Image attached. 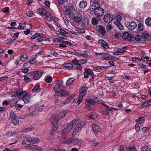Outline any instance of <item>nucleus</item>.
<instances>
[{
	"mask_svg": "<svg viewBox=\"0 0 151 151\" xmlns=\"http://www.w3.org/2000/svg\"><path fill=\"white\" fill-rule=\"evenodd\" d=\"M18 92L19 93V98L21 99L25 104H27L30 102L31 99L30 94L27 93L26 91H23L22 88L19 90Z\"/></svg>",
	"mask_w": 151,
	"mask_h": 151,
	"instance_id": "obj_1",
	"label": "nucleus"
},
{
	"mask_svg": "<svg viewBox=\"0 0 151 151\" xmlns=\"http://www.w3.org/2000/svg\"><path fill=\"white\" fill-rule=\"evenodd\" d=\"M43 72L42 70L31 72L27 74L28 76L33 75V78L35 80H38L42 76Z\"/></svg>",
	"mask_w": 151,
	"mask_h": 151,
	"instance_id": "obj_2",
	"label": "nucleus"
},
{
	"mask_svg": "<svg viewBox=\"0 0 151 151\" xmlns=\"http://www.w3.org/2000/svg\"><path fill=\"white\" fill-rule=\"evenodd\" d=\"M86 124V122L85 121H81L79 122L76 126L73 132L72 133V136H75L77 133L81 130L82 128Z\"/></svg>",
	"mask_w": 151,
	"mask_h": 151,
	"instance_id": "obj_3",
	"label": "nucleus"
},
{
	"mask_svg": "<svg viewBox=\"0 0 151 151\" xmlns=\"http://www.w3.org/2000/svg\"><path fill=\"white\" fill-rule=\"evenodd\" d=\"M101 99L96 97H93L92 98H90L86 99L85 104H86L93 105L95 103L97 102L100 104V101Z\"/></svg>",
	"mask_w": 151,
	"mask_h": 151,
	"instance_id": "obj_4",
	"label": "nucleus"
},
{
	"mask_svg": "<svg viewBox=\"0 0 151 151\" xmlns=\"http://www.w3.org/2000/svg\"><path fill=\"white\" fill-rule=\"evenodd\" d=\"M82 19V15L79 13L73 14L71 17V19L73 21V22L76 24L80 23Z\"/></svg>",
	"mask_w": 151,
	"mask_h": 151,
	"instance_id": "obj_5",
	"label": "nucleus"
},
{
	"mask_svg": "<svg viewBox=\"0 0 151 151\" xmlns=\"http://www.w3.org/2000/svg\"><path fill=\"white\" fill-rule=\"evenodd\" d=\"M90 3V9L91 11L94 10L100 6L98 0H91Z\"/></svg>",
	"mask_w": 151,
	"mask_h": 151,
	"instance_id": "obj_6",
	"label": "nucleus"
},
{
	"mask_svg": "<svg viewBox=\"0 0 151 151\" xmlns=\"http://www.w3.org/2000/svg\"><path fill=\"white\" fill-rule=\"evenodd\" d=\"M84 74L85 78H88L90 76H91L92 79H93L95 77V76L93 71L89 69H85Z\"/></svg>",
	"mask_w": 151,
	"mask_h": 151,
	"instance_id": "obj_7",
	"label": "nucleus"
},
{
	"mask_svg": "<svg viewBox=\"0 0 151 151\" xmlns=\"http://www.w3.org/2000/svg\"><path fill=\"white\" fill-rule=\"evenodd\" d=\"M75 11V8L73 6H69L65 8V13L66 15L70 16L74 13Z\"/></svg>",
	"mask_w": 151,
	"mask_h": 151,
	"instance_id": "obj_8",
	"label": "nucleus"
},
{
	"mask_svg": "<svg viewBox=\"0 0 151 151\" xmlns=\"http://www.w3.org/2000/svg\"><path fill=\"white\" fill-rule=\"evenodd\" d=\"M113 18V15L111 14H107L104 15L103 19L105 23H109L112 21Z\"/></svg>",
	"mask_w": 151,
	"mask_h": 151,
	"instance_id": "obj_9",
	"label": "nucleus"
},
{
	"mask_svg": "<svg viewBox=\"0 0 151 151\" xmlns=\"http://www.w3.org/2000/svg\"><path fill=\"white\" fill-rule=\"evenodd\" d=\"M93 11H94L95 14L98 17L102 16L104 14V9L100 7L96 9Z\"/></svg>",
	"mask_w": 151,
	"mask_h": 151,
	"instance_id": "obj_10",
	"label": "nucleus"
},
{
	"mask_svg": "<svg viewBox=\"0 0 151 151\" xmlns=\"http://www.w3.org/2000/svg\"><path fill=\"white\" fill-rule=\"evenodd\" d=\"M96 28L98 31L102 35H104L106 33V31L105 27L101 25H97Z\"/></svg>",
	"mask_w": 151,
	"mask_h": 151,
	"instance_id": "obj_11",
	"label": "nucleus"
},
{
	"mask_svg": "<svg viewBox=\"0 0 151 151\" xmlns=\"http://www.w3.org/2000/svg\"><path fill=\"white\" fill-rule=\"evenodd\" d=\"M39 141V139L36 137H32L28 138V142L29 143L37 144Z\"/></svg>",
	"mask_w": 151,
	"mask_h": 151,
	"instance_id": "obj_12",
	"label": "nucleus"
},
{
	"mask_svg": "<svg viewBox=\"0 0 151 151\" xmlns=\"http://www.w3.org/2000/svg\"><path fill=\"white\" fill-rule=\"evenodd\" d=\"M142 35V38L145 42H149L151 40V36L148 33L144 32Z\"/></svg>",
	"mask_w": 151,
	"mask_h": 151,
	"instance_id": "obj_13",
	"label": "nucleus"
},
{
	"mask_svg": "<svg viewBox=\"0 0 151 151\" xmlns=\"http://www.w3.org/2000/svg\"><path fill=\"white\" fill-rule=\"evenodd\" d=\"M122 38L123 39L128 41H132V37L131 35L128 32H124L122 35Z\"/></svg>",
	"mask_w": 151,
	"mask_h": 151,
	"instance_id": "obj_14",
	"label": "nucleus"
},
{
	"mask_svg": "<svg viewBox=\"0 0 151 151\" xmlns=\"http://www.w3.org/2000/svg\"><path fill=\"white\" fill-rule=\"evenodd\" d=\"M91 127L94 133H96L100 132L101 129L96 124L94 123L92 124Z\"/></svg>",
	"mask_w": 151,
	"mask_h": 151,
	"instance_id": "obj_15",
	"label": "nucleus"
},
{
	"mask_svg": "<svg viewBox=\"0 0 151 151\" xmlns=\"http://www.w3.org/2000/svg\"><path fill=\"white\" fill-rule=\"evenodd\" d=\"M66 88L65 86H53V89L56 92H58L60 91L61 90H65Z\"/></svg>",
	"mask_w": 151,
	"mask_h": 151,
	"instance_id": "obj_16",
	"label": "nucleus"
},
{
	"mask_svg": "<svg viewBox=\"0 0 151 151\" xmlns=\"http://www.w3.org/2000/svg\"><path fill=\"white\" fill-rule=\"evenodd\" d=\"M70 142L74 144H79L83 142V140L78 138L70 139Z\"/></svg>",
	"mask_w": 151,
	"mask_h": 151,
	"instance_id": "obj_17",
	"label": "nucleus"
},
{
	"mask_svg": "<svg viewBox=\"0 0 151 151\" xmlns=\"http://www.w3.org/2000/svg\"><path fill=\"white\" fill-rule=\"evenodd\" d=\"M79 60H78L76 58H75L72 61V63L76 66L77 69L80 70L82 69V67L80 65Z\"/></svg>",
	"mask_w": 151,
	"mask_h": 151,
	"instance_id": "obj_18",
	"label": "nucleus"
},
{
	"mask_svg": "<svg viewBox=\"0 0 151 151\" xmlns=\"http://www.w3.org/2000/svg\"><path fill=\"white\" fill-rule=\"evenodd\" d=\"M71 129L67 125L64 130L61 133L63 136H64L69 133Z\"/></svg>",
	"mask_w": 151,
	"mask_h": 151,
	"instance_id": "obj_19",
	"label": "nucleus"
},
{
	"mask_svg": "<svg viewBox=\"0 0 151 151\" xmlns=\"http://www.w3.org/2000/svg\"><path fill=\"white\" fill-rule=\"evenodd\" d=\"M87 88L85 86L82 87L79 91L80 95L84 96L87 93Z\"/></svg>",
	"mask_w": 151,
	"mask_h": 151,
	"instance_id": "obj_20",
	"label": "nucleus"
},
{
	"mask_svg": "<svg viewBox=\"0 0 151 151\" xmlns=\"http://www.w3.org/2000/svg\"><path fill=\"white\" fill-rule=\"evenodd\" d=\"M93 68L96 70H99L100 71H103L104 70H106L110 68V66L106 67L104 66H97L94 67Z\"/></svg>",
	"mask_w": 151,
	"mask_h": 151,
	"instance_id": "obj_21",
	"label": "nucleus"
},
{
	"mask_svg": "<svg viewBox=\"0 0 151 151\" xmlns=\"http://www.w3.org/2000/svg\"><path fill=\"white\" fill-rule=\"evenodd\" d=\"M98 41L101 44V46L103 48L107 49L109 47L108 44L103 40H100Z\"/></svg>",
	"mask_w": 151,
	"mask_h": 151,
	"instance_id": "obj_22",
	"label": "nucleus"
},
{
	"mask_svg": "<svg viewBox=\"0 0 151 151\" xmlns=\"http://www.w3.org/2000/svg\"><path fill=\"white\" fill-rule=\"evenodd\" d=\"M135 121L137 124L142 126L144 123L145 119L143 117H139L135 120Z\"/></svg>",
	"mask_w": 151,
	"mask_h": 151,
	"instance_id": "obj_23",
	"label": "nucleus"
},
{
	"mask_svg": "<svg viewBox=\"0 0 151 151\" xmlns=\"http://www.w3.org/2000/svg\"><path fill=\"white\" fill-rule=\"evenodd\" d=\"M51 122L52 125L58 124V120L56 117V116L55 115L53 114L51 118Z\"/></svg>",
	"mask_w": 151,
	"mask_h": 151,
	"instance_id": "obj_24",
	"label": "nucleus"
},
{
	"mask_svg": "<svg viewBox=\"0 0 151 151\" xmlns=\"http://www.w3.org/2000/svg\"><path fill=\"white\" fill-rule=\"evenodd\" d=\"M133 36L134 37L136 41H140L141 39V36L140 35L136 32L133 33Z\"/></svg>",
	"mask_w": 151,
	"mask_h": 151,
	"instance_id": "obj_25",
	"label": "nucleus"
},
{
	"mask_svg": "<svg viewBox=\"0 0 151 151\" xmlns=\"http://www.w3.org/2000/svg\"><path fill=\"white\" fill-rule=\"evenodd\" d=\"M100 101V104H101V105L103 106L104 107H105L106 108V110L107 111H112L113 112V111H112L111 108H110L106 104L104 101L102 100Z\"/></svg>",
	"mask_w": 151,
	"mask_h": 151,
	"instance_id": "obj_26",
	"label": "nucleus"
},
{
	"mask_svg": "<svg viewBox=\"0 0 151 151\" xmlns=\"http://www.w3.org/2000/svg\"><path fill=\"white\" fill-rule=\"evenodd\" d=\"M55 41L57 42H58L60 43H65L67 45H69L70 46H71L72 44L70 43V42L68 41H65L63 40H62L61 39H59V38H55Z\"/></svg>",
	"mask_w": 151,
	"mask_h": 151,
	"instance_id": "obj_27",
	"label": "nucleus"
},
{
	"mask_svg": "<svg viewBox=\"0 0 151 151\" xmlns=\"http://www.w3.org/2000/svg\"><path fill=\"white\" fill-rule=\"evenodd\" d=\"M46 10L45 9L42 8H39L37 10V13L42 15H44L46 13Z\"/></svg>",
	"mask_w": 151,
	"mask_h": 151,
	"instance_id": "obj_28",
	"label": "nucleus"
},
{
	"mask_svg": "<svg viewBox=\"0 0 151 151\" xmlns=\"http://www.w3.org/2000/svg\"><path fill=\"white\" fill-rule=\"evenodd\" d=\"M77 123V121L75 119H74L70 122L67 125L70 127V129H72L75 126Z\"/></svg>",
	"mask_w": 151,
	"mask_h": 151,
	"instance_id": "obj_29",
	"label": "nucleus"
},
{
	"mask_svg": "<svg viewBox=\"0 0 151 151\" xmlns=\"http://www.w3.org/2000/svg\"><path fill=\"white\" fill-rule=\"evenodd\" d=\"M52 125V128L51 132H50V134L52 135H53V134L56 132L58 127V124H53Z\"/></svg>",
	"mask_w": 151,
	"mask_h": 151,
	"instance_id": "obj_30",
	"label": "nucleus"
},
{
	"mask_svg": "<svg viewBox=\"0 0 151 151\" xmlns=\"http://www.w3.org/2000/svg\"><path fill=\"white\" fill-rule=\"evenodd\" d=\"M88 24V20L87 19H85L82 21L81 25L82 27H85Z\"/></svg>",
	"mask_w": 151,
	"mask_h": 151,
	"instance_id": "obj_31",
	"label": "nucleus"
},
{
	"mask_svg": "<svg viewBox=\"0 0 151 151\" xmlns=\"http://www.w3.org/2000/svg\"><path fill=\"white\" fill-rule=\"evenodd\" d=\"M64 66L66 69L69 70L72 69L73 67V64L70 63H68L65 64Z\"/></svg>",
	"mask_w": 151,
	"mask_h": 151,
	"instance_id": "obj_32",
	"label": "nucleus"
},
{
	"mask_svg": "<svg viewBox=\"0 0 151 151\" xmlns=\"http://www.w3.org/2000/svg\"><path fill=\"white\" fill-rule=\"evenodd\" d=\"M87 2L85 1H82L79 3V7L82 8H84L87 6Z\"/></svg>",
	"mask_w": 151,
	"mask_h": 151,
	"instance_id": "obj_33",
	"label": "nucleus"
},
{
	"mask_svg": "<svg viewBox=\"0 0 151 151\" xmlns=\"http://www.w3.org/2000/svg\"><path fill=\"white\" fill-rule=\"evenodd\" d=\"M144 29V25L141 23H139L138 25V27L137 30L138 31H142Z\"/></svg>",
	"mask_w": 151,
	"mask_h": 151,
	"instance_id": "obj_34",
	"label": "nucleus"
},
{
	"mask_svg": "<svg viewBox=\"0 0 151 151\" xmlns=\"http://www.w3.org/2000/svg\"><path fill=\"white\" fill-rule=\"evenodd\" d=\"M66 113V111H63L60 112L58 115V119H61L64 117Z\"/></svg>",
	"mask_w": 151,
	"mask_h": 151,
	"instance_id": "obj_35",
	"label": "nucleus"
},
{
	"mask_svg": "<svg viewBox=\"0 0 151 151\" xmlns=\"http://www.w3.org/2000/svg\"><path fill=\"white\" fill-rule=\"evenodd\" d=\"M75 79L73 78H69L66 82L67 86H69L73 83Z\"/></svg>",
	"mask_w": 151,
	"mask_h": 151,
	"instance_id": "obj_36",
	"label": "nucleus"
},
{
	"mask_svg": "<svg viewBox=\"0 0 151 151\" xmlns=\"http://www.w3.org/2000/svg\"><path fill=\"white\" fill-rule=\"evenodd\" d=\"M65 90H61L60 91V93L59 94V95L61 97H63L69 95V92L66 91Z\"/></svg>",
	"mask_w": 151,
	"mask_h": 151,
	"instance_id": "obj_37",
	"label": "nucleus"
},
{
	"mask_svg": "<svg viewBox=\"0 0 151 151\" xmlns=\"http://www.w3.org/2000/svg\"><path fill=\"white\" fill-rule=\"evenodd\" d=\"M121 17L119 15H118L115 16L114 17V23L115 24H116V22H120L121 20Z\"/></svg>",
	"mask_w": 151,
	"mask_h": 151,
	"instance_id": "obj_38",
	"label": "nucleus"
},
{
	"mask_svg": "<svg viewBox=\"0 0 151 151\" xmlns=\"http://www.w3.org/2000/svg\"><path fill=\"white\" fill-rule=\"evenodd\" d=\"M45 80L47 83L51 82L52 80V77L50 76H46L44 78Z\"/></svg>",
	"mask_w": 151,
	"mask_h": 151,
	"instance_id": "obj_39",
	"label": "nucleus"
},
{
	"mask_svg": "<svg viewBox=\"0 0 151 151\" xmlns=\"http://www.w3.org/2000/svg\"><path fill=\"white\" fill-rule=\"evenodd\" d=\"M27 55L25 54H24L21 56L20 60L22 62H24L27 59Z\"/></svg>",
	"mask_w": 151,
	"mask_h": 151,
	"instance_id": "obj_40",
	"label": "nucleus"
},
{
	"mask_svg": "<svg viewBox=\"0 0 151 151\" xmlns=\"http://www.w3.org/2000/svg\"><path fill=\"white\" fill-rule=\"evenodd\" d=\"M36 147V145H29L27 146V148L29 150H31L32 151H35V148Z\"/></svg>",
	"mask_w": 151,
	"mask_h": 151,
	"instance_id": "obj_41",
	"label": "nucleus"
},
{
	"mask_svg": "<svg viewBox=\"0 0 151 151\" xmlns=\"http://www.w3.org/2000/svg\"><path fill=\"white\" fill-rule=\"evenodd\" d=\"M17 117V116L14 112L11 111L10 112L9 119L11 121L14 119L15 118Z\"/></svg>",
	"mask_w": 151,
	"mask_h": 151,
	"instance_id": "obj_42",
	"label": "nucleus"
},
{
	"mask_svg": "<svg viewBox=\"0 0 151 151\" xmlns=\"http://www.w3.org/2000/svg\"><path fill=\"white\" fill-rule=\"evenodd\" d=\"M146 24L148 26H151V18L150 17H147L145 20Z\"/></svg>",
	"mask_w": 151,
	"mask_h": 151,
	"instance_id": "obj_43",
	"label": "nucleus"
},
{
	"mask_svg": "<svg viewBox=\"0 0 151 151\" xmlns=\"http://www.w3.org/2000/svg\"><path fill=\"white\" fill-rule=\"evenodd\" d=\"M17 102V99L16 98L13 99L10 101V105L12 106H13L16 104Z\"/></svg>",
	"mask_w": 151,
	"mask_h": 151,
	"instance_id": "obj_44",
	"label": "nucleus"
},
{
	"mask_svg": "<svg viewBox=\"0 0 151 151\" xmlns=\"http://www.w3.org/2000/svg\"><path fill=\"white\" fill-rule=\"evenodd\" d=\"M42 34L40 33H35L33 36L31 37L30 39L32 40L37 38L40 37H42Z\"/></svg>",
	"mask_w": 151,
	"mask_h": 151,
	"instance_id": "obj_45",
	"label": "nucleus"
},
{
	"mask_svg": "<svg viewBox=\"0 0 151 151\" xmlns=\"http://www.w3.org/2000/svg\"><path fill=\"white\" fill-rule=\"evenodd\" d=\"M126 47H124L122 48H119L117 50L121 54H123V53L125 52V50H126Z\"/></svg>",
	"mask_w": 151,
	"mask_h": 151,
	"instance_id": "obj_46",
	"label": "nucleus"
},
{
	"mask_svg": "<svg viewBox=\"0 0 151 151\" xmlns=\"http://www.w3.org/2000/svg\"><path fill=\"white\" fill-rule=\"evenodd\" d=\"M33 129V127L31 126L23 129L21 132H29L32 130Z\"/></svg>",
	"mask_w": 151,
	"mask_h": 151,
	"instance_id": "obj_47",
	"label": "nucleus"
},
{
	"mask_svg": "<svg viewBox=\"0 0 151 151\" xmlns=\"http://www.w3.org/2000/svg\"><path fill=\"white\" fill-rule=\"evenodd\" d=\"M40 90V88L39 86H35L32 90V91L34 92H39Z\"/></svg>",
	"mask_w": 151,
	"mask_h": 151,
	"instance_id": "obj_48",
	"label": "nucleus"
},
{
	"mask_svg": "<svg viewBox=\"0 0 151 151\" xmlns=\"http://www.w3.org/2000/svg\"><path fill=\"white\" fill-rule=\"evenodd\" d=\"M11 122L14 125H17L19 124V121L17 117L14 119Z\"/></svg>",
	"mask_w": 151,
	"mask_h": 151,
	"instance_id": "obj_49",
	"label": "nucleus"
},
{
	"mask_svg": "<svg viewBox=\"0 0 151 151\" xmlns=\"http://www.w3.org/2000/svg\"><path fill=\"white\" fill-rule=\"evenodd\" d=\"M19 93L18 90L17 91H14L12 92L10 96L12 97H15L18 95L19 96Z\"/></svg>",
	"mask_w": 151,
	"mask_h": 151,
	"instance_id": "obj_50",
	"label": "nucleus"
},
{
	"mask_svg": "<svg viewBox=\"0 0 151 151\" xmlns=\"http://www.w3.org/2000/svg\"><path fill=\"white\" fill-rule=\"evenodd\" d=\"M58 32L64 35H68V34L67 32L62 29H58Z\"/></svg>",
	"mask_w": 151,
	"mask_h": 151,
	"instance_id": "obj_51",
	"label": "nucleus"
},
{
	"mask_svg": "<svg viewBox=\"0 0 151 151\" xmlns=\"http://www.w3.org/2000/svg\"><path fill=\"white\" fill-rule=\"evenodd\" d=\"M116 24H115L117 27L119 28V29L120 30H123L124 29L123 26V25L121 24L120 22L119 23V22H116Z\"/></svg>",
	"mask_w": 151,
	"mask_h": 151,
	"instance_id": "obj_52",
	"label": "nucleus"
},
{
	"mask_svg": "<svg viewBox=\"0 0 151 151\" xmlns=\"http://www.w3.org/2000/svg\"><path fill=\"white\" fill-rule=\"evenodd\" d=\"M34 13L33 11H31L27 12L26 15L28 17H32L34 15Z\"/></svg>",
	"mask_w": 151,
	"mask_h": 151,
	"instance_id": "obj_53",
	"label": "nucleus"
},
{
	"mask_svg": "<svg viewBox=\"0 0 151 151\" xmlns=\"http://www.w3.org/2000/svg\"><path fill=\"white\" fill-rule=\"evenodd\" d=\"M58 37L62 39H64V40H66L67 39V37L64 35H63L61 34H58Z\"/></svg>",
	"mask_w": 151,
	"mask_h": 151,
	"instance_id": "obj_54",
	"label": "nucleus"
},
{
	"mask_svg": "<svg viewBox=\"0 0 151 151\" xmlns=\"http://www.w3.org/2000/svg\"><path fill=\"white\" fill-rule=\"evenodd\" d=\"M28 76L27 75V74L24 76V81L26 83H28L31 81V79L28 78V76Z\"/></svg>",
	"mask_w": 151,
	"mask_h": 151,
	"instance_id": "obj_55",
	"label": "nucleus"
},
{
	"mask_svg": "<svg viewBox=\"0 0 151 151\" xmlns=\"http://www.w3.org/2000/svg\"><path fill=\"white\" fill-rule=\"evenodd\" d=\"M1 10L3 12L6 13L9 12V9L8 7H5L2 8Z\"/></svg>",
	"mask_w": 151,
	"mask_h": 151,
	"instance_id": "obj_56",
	"label": "nucleus"
},
{
	"mask_svg": "<svg viewBox=\"0 0 151 151\" xmlns=\"http://www.w3.org/2000/svg\"><path fill=\"white\" fill-rule=\"evenodd\" d=\"M151 128V126H149L147 127H144L142 129V131L143 132L145 133L147 132L148 130Z\"/></svg>",
	"mask_w": 151,
	"mask_h": 151,
	"instance_id": "obj_57",
	"label": "nucleus"
},
{
	"mask_svg": "<svg viewBox=\"0 0 151 151\" xmlns=\"http://www.w3.org/2000/svg\"><path fill=\"white\" fill-rule=\"evenodd\" d=\"M68 0H58V3L60 5H62L64 3L67 2Z\"/></svg>",
	"mask_w": 151,
	"mask_h": 151,
	"instance_id": "obj_58",
	"label": "nucleus"
},
{
	"mask_svg": "<svg viewBox=\"0 0 151 151\" xmlns=\"http://www.w3.org/2000/svg\"><path fill=\"white\" fill-rule=\"evenodd\" d=\"M80 62V65H81V64H83L87 63V60L86 59H80L79 60Z\"/></svg>",
	"mask_w": 151,
	"mask_h": 151,
	"instance_id": "obj_59",
	"label": "nucleus"
},
{
	"mask_svg": "<svg viewBox=\"0 0 151 151\" xmlns=\"http://www.w3.org/2000/svg\"><path fill=\"white\" fill-rule=\"evenodd\" d=\"M91 22L94 25H96L98 23V20L95 18H93L92 19Z\"/></svg>",
	"mask_w": 151,
	"mask_h": 151,
	"instance_id": "obj_60",
	"label": "nucleus"
},
{
	"mask_svg": "<svg viewBox=\"0 0 151 151\" xmlns=\"http://www.w3.org/2000/svg\"><path fill=\"white\" fill-rule=\"evenodd\" d=\"M83 96L79 95L77 102V103L78 104H80L82 101Z\"/></svg>",
	"mask_w": 151,
	"mask_h": 151,
	"instance_id": "obj_61",
	"label": "nucleus"
},
{
	"mask_svg": "<svg viewBox=\"0 0 151 151\" xmlns=\"http://www.w3.org/2000/svg\"><path fill=\"white\" fill-rule=\"evenodd\" d=\"M132 23V22H131L130 23H128L127 24V28L130 30H132V25H131Z\"/></svg>",
	"mask_w": 151,
	"mask_h": 151,
	"instance_id": "obj_62",
	"label": "nucleus"
},
{
	"mask_svg": "<svg viewBox=\"0 0 151 151\" xmlns=\"http://www.w3.org/2000/svg\"><path fill=\"white\" fill-rule=\"evenodd\" d=\"M19 34V33L18 32H16L14 33V35L13 36V38H12L13 41L17 39Z\"/></svg>",
	"mask_w": 151,
	"mask_h": 151,
	"instance_id": "obj_63",
	"label": "nucleus"
},
{
	"mask_svg": "<svg viewBox=\"0 0 151 151\" xmlns=\"http://www.w3.org/2000/svg\"><path fill=\"white\" fill-rule=\"evenodd\" d=\"M51 55H52L55 57H57L58 56V53L55 51H52L50 52Z\"/></svg>",
	"mask_w": 151,
	"mask_h": 151,
	"instance_id": "obj_64",
	"label": "nucleus"
}]
</instances>
